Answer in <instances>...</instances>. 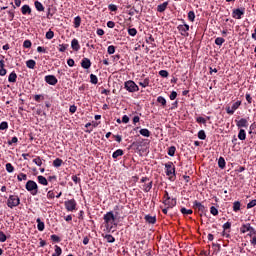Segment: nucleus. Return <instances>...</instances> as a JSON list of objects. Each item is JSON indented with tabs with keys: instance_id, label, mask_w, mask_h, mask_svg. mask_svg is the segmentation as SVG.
Listing matches in <instances>:
<instances>
[{
	"instance_id": "obj_1",
	"label": "nucleus",
	"mask_w": 256,
	"mask_h": 256,
	"mask_svg": "<svg viewBox=\"0 0 256 256\" xmlns=\"http://www.w3.org/2000/svg\"><path fill=\"white\" fill-rule=\"evenodd\" d=\"M25 189L33 196L39 193V186L37 185V182L33 180H28L26 182Z\"/></svg>"
},
{
	"instance_id": "obj_2",
	"label": "nucleus",
	"mask_w": 256,
	"mask_h": 256,
	"mask_svg": "<svg viewBox=\"0 0 256 256\" xmlns=\"http://www.w3.org/2000/svg\"><path fill=\"white\" fill-rule=\"evenodd\" d=\"M165 173L167 177H169L170 181H174L176 174H175V165L173 162H168L165 164Z\"/></svg>"
},
{
	"instance_id": "obj_3",
	"label": "nucleus",
	"mask_w": 256,
	"mask_h": 256,
	"mask_svg": "<svg viewBox=\"0 0 256 256\" xmlns=\"http://www.w3.org/2000/svg\"><path fill=\"white\" fill-rule=\"evenodd\" d=\"M124 89L128 91V93H137L139 91V86L133 80H128L124 82Z\"/></svg>"
},
{
	"instance_id": "obj_4",
	"label": "nucleus",
	"mask_w": 256,
	"mask_h": 256,
	"mask_svg": "<svg viewBox=\"0 0 256 256\" xmlns=\"http://www.w3.org/2000/svg\"><path fill=\"white\" fill-rule=\"evenodd\" d=\"M7 205L10 209H13L14 207H19V205H21V199L17 195H10L7 200Z\"/></svg>"
},
{
	"instance_id": "obj_5",
	"label": "nucleus",
	"mask_w": 256,
	"mask_h": 256,
	"mask_svg": "<svg viewBox=\"0 0 256 256\" xmlns=\"http://www.w3.org/2000/svg\"><path fill=\"white\" fill-rule=\"evenodd\" d=\"M192 207L195 211H198V213H200V217L201 215H203V213H207V208L205 207V205H203L201 202L197 200L193 202Z\"/></svg>"
},
{
	"instance_id": "obj_6",
	"label": "nucleus",
	"mask_w": 256,
	"mask_h": 256,
	"mask_svg": "<svg viewBox=\"0 0 256 256\" xmlns=\"http://www.w3.org/2000/svg\"><path fill=\"white\" fill-rule=\"evenodd\" d=\"M182 23L184 24L178 25L177 29L183 37H189V33L187 32L189 31V24H186L184 20H182Z\"/></svg>"
},
{
	"instance_id": "obj_7",
	"label": "nucleus",
	"mask_w": 256,
	"mask_h": 256,
	"mask_svg": "<svg viewBox=\"0 0 256 256\" xmlns=\"http://www.w3.org/2000/svg\"><path fill=\"white\" fill-rule=\"evenodd\" d=\"M104 223L109 227V225H113V222L115 221V214H113V211L107 212L103 216Z\"/></svg>"
},
{
	"instance_id": "obj_8",
	"label": "nucleus",
	"mask_w": 256,
	"mask_h": 256,
	"mask_svg": "<svg viewBox=\"0 0 256 256\" xmlns=\"http://www.w3.org/2000/svg\"><path fill=\"white\" fill-rule=\"evenodd\" d=\"M239 107H241V101H240V100L234 102V103L232 104V107L227 106V107H226V113H227L228 115H233V114L235 113V111H237V109H239Z\"/></svg>"
},
{
	"instance_id": "obj_9",
	"label": "nucleus",
	"mask_w": 256,
	"mask_h": 256,
	"mask_svg": "<svg viewBox=\"0 0 256 256\" xmlns=\"http://www.w3.org/2000/svg\"><path fill=\"white\" fill-rule=\"evenodd\" d=\"M243 15H245V8H236L232 11L233 19H243Z\"/></svg>"
},
{
	"instance_id": "obj_10",
	"label": "nucleus",
	"mask_w": 256,
	"mask_h": 256,
	"mask_svg": "<svg viewBox=\"0 0 256 256\" xmlns=\"http://www.w3.org/2000/svg\"><path fill=\"white\" fill-rule=\"evenodd\" d=\"M67 211H75L77 209V201L75 199H70L64 202Z\"/></svg>"
},
{
	"instance_id": "obj_11",
	"label": "nucleus",
	"mask_w": 256,
	"mask_h": 256,
	"mask_svg": "<svg viewBox=\"0 0 256 256\" xmlns=\"http://www.w3.org/2000/svg\"><path fill=\"white\" fill-rule=\"evenodd\" d=\"M44 80L48 83V85L55 86L57 83H59V80H57V77H55V75H47L45 76Z\"/></svg>"
},
{
	"instance_id": "obj_12",
	"label": "nucleus",
	"mask_w": 256,
	"mask_h": 256,
	"mask_svg": "<svg viewBox=\"0 0 256 256\" xmlns=\"http://www.w3.org/2000/svg\"><path fill=\"white\" fill-rule=\"evenodd\" d=\"M249 231H253V226H251V223H243L240 227V233L245 234L249 233Z\"/></svg>"
},
{
	"instance_id": "obj_13",
	"label": "nucleus",
	"mask_w": 256,
	"mask_h": 256,
	"mask_svg": "<svg viewBox=\"0 0 256 256\" xmlns=\"http://www.w3.org/2000/svg\"><path fill=\"white\" fill-rule=\"evenodd\" d=\"M235 123H236V127H238V129H241L243 127H245V128L249 127V122L245 118H241L240 120H235Z\"/></svg>"
},
{
	"instance_id": "obj_14",
	"label": "nucleus",
	"mask_w": 256,
	"mask_h": 256,
	"mask_svg": "<svg viewBox=\"0 0 256 256\" xmlns=\"http://www.w3.org/2000/svg\"><path fill=\"white\" fill-rule=\"evenodd\" d=\"M163 204L166 205V207H168V209H173V207H175L177 205V199L172 198L169 200H163Z\"/></svg>"
},
{
	"instance_id": "obj_15",
	"label": "nucleus",
	"mask_w": 256,
	"mask_h": 256,
	"mask_svg": "<svg viewBox=\"0 0 256 256\" xmlns=\"http://www.w3.org/2000/svg\"><path fill=\"white\" fill-rule=\"evenodd\" d=\"M55 13H57V8L56 7H49L47 9L46 18L47 19H53V15H55Z\"/></svg>"
},
{
	"instance_id": "obj_16",
	"label": "nucleus",
	"mask_w": 256,
	"mask_h": 256,
	"mask_svg": "<svg viewBox=\"0 0 256 256\" xmlns=\"http://www.w3.org/2000/svg\"><path fill=\"white\" fill-rule=\"evenodd\" d=\"M71 48L73 51H79V49H81V45L79 44V40H77V38L72 39Z\"/></svg>"
},
{
	"instance_id": "obj_17",
	"label": "nucleus",
	"mask_w": 256,
	"mask_h": 256,
	"mask_svg": "<svg viewBox=\"0 0 256 256\" xmlns=\"http://www.w3.org/2000/svg\"><path fill=\"white\" fill-rule=\"evenodd\" d=\"M167 7H169V2L168 1H166V2H164L162 4H159L157 6L158 13H164V11L167 10Z\"/></svg>"
},
{
	"instance_id": "obj_18",
	"label": "nucleus",
	"mask_w": 256,
	"mask_h": 256,
	"mask_svg": "<svg viewBox=\"0 0 256 256\" xmlns=\"http://www.w3.org/2000/svg\"><path fill=\"white\" fill-rule=\"evenodd\" d=\"M144 219L146 223H150V225H155L157 223V217L155 216L146 215Z\"/></svg>"
},
{
	"instance_id": "obj_19",
	"label": "nucleus",
	"mask_w": 256,
	"mask_h": 256,
	"mask_svg": "<svg viewBox=\"0 0 256 256\" xmlns=\"http://www.w3.org/2000/svg\"><path fill=\"white\" fill-rule=\"evenodd\" d=\"M81 67L83 69H89L91 67V60L89 58H83L81 61Z\"/></svg>"
},
{
	"instance_id": "obj_20",
	"label": "nucleus",
	"mask_w": 256,
	"mask_h": 256,
	"mask_svg": "<svg viewBox=\"0 0 256 256\" xmlns=\"http://www.w3.org/2000/svg\"><path fill=\"white\" fill-rule=\"evenodd\" d=\"M22 15H31V6L25 4L21 7Z\"/></svg>"
},
{
	"instance_id": "obj_21",
	"label": "nucleus",
	"mask_w": 256,
	"mask_h": 256,
	"mask_svg": "<svg viewBox=\"0 0 256 256\" xmlns=\"http://www.w3.org/2000/svg\"><path fill=\"white\" fill-rule=\"evenodd\" d=\"M38 231H45V222L41 221V218L36 219Z\"/></svg>"
},
{
	"instance_id": "obj_22",
	"label": "nucleus",
	"mask_w": 256,
	"mask_h": 256,
	"mask_svg": "<svg viewBox=\"0 0 256 256\" xmlns=\"http://www.w3.org/2000/svg\"><path fill=\"white\" fill-rule=\"evenodd\" d=\"M37 180L40 185H44V186L49 185V181L47 180V178H45V176L40 175L37 177Z\"/></svg>"
},
{
	"instance_id": "obj_23",
	"label": "nucleus",
	"mask_w": 256,
	"mask_h": 256,
	"mask_svg": "<svg viewBox=\"0 0 256 256\" xmlns=\"http://www.w3.org/2000/svg\"><path fill=\"white\" fill-rule=\"evenodd\" d=\"M34 7L39 12L45 11V6H43V4L41 2H39V1H35L34 2Z\"/></svg>"
},
{
	"instance_id": "obj_24",
	"label": "nucleus",
	"mask_w": 256,
	"mask_h": 256,
	"mask_svg": "<svg viewBox=\"0 0 256 256\" xmlns=\"http://www.w3.org/2000/svg\"><path fill=\"white\" fill-rule=\"evenodd\" d=\"M9 83H17V73L15 71L11 72L8 76Z\"/></svg>"
},
{
	"instance_id": "obj_25",
	"label": "nucleus",
	"mask_w": 256,
	"mask_h": 256,
	"mask_svg": "<svg viewBox=\"0 0 256 256\" xmlns=\"http://www.w3.org/2000/svg\"><path fill=\"white\" fill-rule=\"evenodd\" d=\"M238 139H240V141H245L247 139V132H245L243 129H240L238 133Z\"/></svg>"
},
{
	"instance_id": "obj_26",
	"label": "nucleus",
	"mask_w": 256,
	"mask_h": 256,
	"mask_svg": "<svg viewBox=\"0 0 256 256\" xmlns=\"http://www.w3.org/2000/svg\"><path fill=\"white\" fill-rule=\"evenodd\" d=\"M139 133L142 135V137H151V131H149L147 128L140 129Z\"/></svg>"
},
{
	"instance_id": "obj_27",
	"label": "nucleus",
	"mask_w": 256,
	"mask_h": 256,
	"mask_svg": "<svg viewBox=\"0 0 256 256\" xmlns=\"http://www.w3.org/2000/svg\"><path fill=\"white\" fill-rule=\"evenodd\" d=\"M123 155H124L123 150L122 149H118L115 152H113L112 157L114 159H119V157H123Z\"/></svg>"
},
{
	"instance_id": "obj_28",
	"label": "nucleus",
	"mask_w": 256,
	"mask_h": 256,
	"mask_svg": "<svg viewBox=\"0 0 256 256\" xmlns=\"http://www.w3.org/2000/svg\"><path fill=\"white\" fill-rule=\"evenodd\" d=\"M33 163H35V165H37V167H41L43 165V159L41 158V156H36L33 160Z\"/></svg>"
},
{
	"instance_id": "obj_29",
	"label": "nucleus",
	"mask_w": 256,
	"mask_h": 256,
	"mask_svg": "<svg viewBox=\"0 0 256 256\" xmlns=\"http://www.w3.org/2000/svg\"><path fill=\"white\" fill-rule=\"evenodd\" d=\"M151 189H153V181H150L148 184L143 185V191L145 193H149V191H151Z\"/></svg>"
},
{
	"instance_id": "obj_30",
	"label": "nucleus",
	"mask_w": 256,
	"mask_h": 256,
	"mask_svg": "<svg viewBox=\"0 0 256 256\" xmlns=\"http://www.w3.org/2000/svg\"><path fill=\"white\" fill-rule=\"evenodd\" d=\"M35 65H37V62L33 59L26 61V67H28V69H35Z\"/></svg>"
},
{
	"instance_id": "obj_31",
	"label": "nucleus",
	"mask_w": 256,
	"mask_h": 256,
	"mask_svg": "<svg viewBox=\"0 0 256 256\" xmlns=\"http://www.w3.org/2000/svg\"><path fill=\"white\" fill-rule=\"evenodd\" d=\"M225 165H227V162H225V158H223V156H221L219 159H218V167L220 169H224L225 168Z\"/></svg>"
},
{
	"instance_id": "obj_32",
	"label": "nucleus",
	"mask_w": 256,
	"mask_h": 256,
	"mask_svg": "<svg viewBox=\"0 0 256 256\" xmlns=\"http://www.w3.org/2000/svg\"><path fill=\"white\" fill-rule=\"evenodd\" d=\"M53 167H56L58 169V167H61V165H63V160L61 158H56L53 163H52Z\"/></svg>"
},
{
	"instance_id": "obj_33",
	"label": "nucleus",
	"mask_w": 256,
	"mask_h": 256,
	"mask_svg": "<svg viewBox=\"0 0 256 256\" xmlns=\"http://www.w3.org/2000/svg\"><path fill=\"white\" fill-rule=\"evenodd\" d=\"M149 83H151V80L147 77L142 82H139V85L145 89V87H149Z\"/></svg>"
},
{
	"instance_id": "obj_34",
	"label": "nucleus",
	"mask_w": 256,
	"mask_h": 256,
	"mask_svg": "<svg viewBox=\"0 0 256 256\" xmlns=\"http://www.w3.org/2000/svg\"><path fill=\"white\" fill-rule=\"evenodd\" d=\"M74 27L75 29H79V27H81V16H76L74 18Z\"/></svg>"
},
{
	"instance_id": "obj_35",
	"label": "nucleus",
	"mask_w": 256,
	"mask_h": 256,
	"mask_svg": "<svg viewBox=\"0 0 256 256\" xmlns=\"http://www.w3.org/2000/svg\"><path fill=\"white\" fill-rule=\"evenodd\" d=\"M180 213H182V215H193V210L182 207Z\"/></svg>"
},
{
	"instance_id": "obj_36",
	"label": "nucleus",
	"mask_w": 256,
	"mask_h": 256,
	"mask_svg": "<svg viewBox=\"0 0 256 256\" xmlns=\"http://www.w3.org/2000/svg\"><path fill=\"white\" fill-rule=\"evenodd\" d=\"M233 211L237 213L238 211H241V202L235 201L233 203Z\"/></svg>"
},
{
	"instance_id": "obj_37",
	"label": "nucleus",
	"mask_w": 256,
	"mask_h": 256,
	"mask_svg": "<svg viewBox=\"0 0 256 256\" xmlns=\"http://www.w3.org/2000/svg\"><path fill=\"white\" fill-rule=\"evenodd\" d=\"M90 83H92V85H97V83H99V78H97V75L90 74Z\"/></svg>"
},
{
	"instance_id": "obj_38",
	"label": "nucleus",
	"mask_w": 256,
	"mask_h": 256,
	"mask_svg": "<svg viewBox=\"0 0 256 256\" xmlns=\"http://www.w3.org/2000/svg\"><path fill=\"white\" fill-rule=\"evenodd\" d=\"M104 239H106L107 243H115V237L111 234H106Z\"/></svg>"
},
{
	"instance_id": "obj_39",
	"label": "nucleus",
	"mask_w": 256,
	"mask_h": 256,
	"mask_svg": "<svg viewBox=\"0 0 256 256\" xmlns=\"http://www.w3.org/2000/svg\"><path fill=\"white\" fill-rule=\"evenodd\" d=\"M157 103H160L162 107H165L167 105V100L163 96H159L157 98Z\"/></svg>"
},
{
	"instance_id": "obj_40",
	"label": "nucleus",
	"mask_w": 256,
	"mask_h": 256,
	"mask_svg": "<svg viewBox=\"0 0 256 256\" xmlns=\"http://www.w3.org/2000/svg\"><path fill=\"white\" fill-rule=\"evenodd\" d=\"M68 47H69V44H60L58 51L60 53H65L67 51Z\"/></svg>"
},
{
	"instance_id": "obj_41",
	"label": "nucleus",
	"mask_w": 256,
	"mask_h": 256,
	"mask_svg": "<svg viewBox=\"0 0 256 256\" xmlns=\"http://www.w3.org/2000/svg\"><path fill=\"white\" fill-rule=\"evenodd\" d=\"M175 151H177V148L175 146H171L168 148V155L170 157H175Z\"/></svg>"
},
{
	"instance_id": "obj_42",
	"label": "nucleus",
	"mask_w": 256,
	"mask_h": 256,
	"mask_svg": "<svg viewBox=\"0 0 256 256\" xmlns=\"http://www.w3.org/2000/svg\"><path fill=\"white\" fill-rule=\"evenodd\" d=\"M198 139H201L202 141H205V139H207V134H205V130H200L198 132Z\"/></svg>"
},
{
	"instance_id": "obj_43",
	"label": "nucleus",
	"mask_w": 256,
	"mask_h": 256,
	"mask_svg": "<svg viewBox=\"0 0 256 256\" xmlns=\"http://www.w3.org/2000/svg\"><path fill=\"white\" fill-rule=\"evenodd\" d=\"M223 43H225L224 38H222V37H217V38L215 39V45H218L219 47H221V45H223Z\"/></svg>"
},
{
	"instance_id": "obj_44",
	"label": "nucleus",
	"mask_w": 256,
	"mask_h": 256,
	"mask_svg": "<svg viewBox=\"0 0 256 256\" xmlns=\"http://www.w3.org/2000/svg\"><path fill=\"white\" fill-rule=\"evenodd\" d=\"M63 253V249H61L58 245H55V253L53 255L61 256Z\"/></svg>"
},
{
	"instance_id": "obj_45",
	"label": "nucleus",
	"mask_w": 256,
	"mask_h": 256,
	"mask_svg": "<svg viewBox=\"0 0 256 256\" xmlns=\"http://www.w3.org/2000/svg\"><path fill=\"white\" fill-rule=\"evenodd\" d=\"M17 180L18 181H27V174L25 173H20L17 175Z\"/></svg>"
},
{
	"instance_id": "obj_46",
	"label": "nucleus",
	"mask_w": 256,
	"mask_h": 256,
	"mask_svg": "<svg viewBox=\"0 0 256 256\" xmlns=\"http://www.w3.org/2000/svg\"><path fill=\"white\" fill-rule=\"evenodd\" d=\"M7 129H9V123H7V122H1L0 123V131H5V130H7Z\"/></svg>"
},
{
	"instance_id": "obj_47",
	"label": "nucleus",
	"mask_w": 256,
	"mask_h": 256,
	"mask_svg": "<svg viewBox=\"0 0 256 256\" xmlns=\"http://www.w3.org/2000/svg\"><path fill=\"white\" fill-rule=\"evenodd\" d=\"M51 241H53L54 243H61V238L55 234L50 236Z\"/></svg>"
},
{
	"instance_id": "obj_48",
	"label": "nucleus",
	"mask_w": 256,
	"mask_h": 256,
	"mask_svg": "<svg viewBox=\"0 0 256 256\" xmlns=\"http://www.w3.org/2000/svg\"><path fill=\"white\" fill-rule=\"evenodd\" d=\"M6 171H7L8 173H13V171H15V167H13V164L7 163V164H6Z\"/></svg>"
},
{
	"instance_id": "obj_49",
	"label": "nucleus",
	"mask_w": 256,
	"mask_h": 256,
	"mask_svg": "<svg viewBox=\"0 0 256 256\" xmlns=\"http://www.w3.org/2000/svg\"><path fill=\"white\" fill-rule=\"evenodd\" d=\"M210 213H211V215H214V217H217V215H219V210H217V208L215 206H212L210 208Z\"/></svg>"
},
{
	"instance_id": "obj_50",
	"label": "nucleus",
	"mask_w": 256,
	"mask_h": 256,
	"mask_svg": "<svg viewBox=\"0 0 256 256\" xmlns=\"http://www.w3.org/2000/svg\"><path fill=\"white\" fill-rule=\"evenodd\" d=\"M31 45H33V43H31V40H25L23 42L24 49H31Z\"/></svg>"
},
{
	"instance_id": "obj_51",
	"label": "nucleus",
	"mask_w": 256,
	"mask_h": 256,
	"mask_svg": "<svg viewBox=\"0 0 256 256\" xmlns=\"http://www.w3.org/2000/svg\"><path fill=\"white\" fill-rule=\"evenodd\" d=\"M55 37V32H53L52 30H49L48 32H46V39H53Z\"/></svg>"
},
{
	"instance_id": "obj_52",
	"label": "nucleus",
	"mask_w": 256,
	"mask_h": 256,
	"mask_svg": "<svg viewBox=\"0 0 256 256\" xmlns=\"http://www.w3.org/2000/svg\"><path fill=\"white\" fill-rule=\"evenodd\" d=\"M115 46L114 45H110V46H108V48H107V53H108V55H113L114 53H115Z\"/></svg>"
},
{
	"instance_id": "obj_53",
	"label": "nucleus",
	"mask_w": 256,
	"mask_h": 256,
	"mask_svg": "<svg viewBox=\"0 0 256 256\" xmlns=\"http://www.w3.org/2000/svg\"><path fill=\"white\" fill-rule=\"evenodd\" d=\"M128 35H130L131 37H135V35H137V29L129 28L128 29Z\"/></svg>"
},
{
	"instance_id": "obj_54",
	"label": "nucleus",
	"mask_w": 256,
	"mask_h": 256,
	"mask_svg": "<svg viewBox=\"0 0 256 256\" xmlns=\"http://www.w3.org/2000/svg\"><path fill=\"white\" fill-rule=\"evenodd\" d=\"M7 241V235L3 231H0V243H5Z\"/></svg>"
},
{
	"instance_id": "obj_55",
	"label": "nucleus",
	"mask_w": 256,
	"mask_h": 256,
	"mask_svg": "<svg viewBox=\"0 0 256 256\" xmlns=\"http://www.w3.org/2000/svg\"><path fill=\"white\" fill-rule=\"evenodd\" d=\"M159 75L160 77L167 78L169 77V72L167 70H160Z\"/></svg>"
},
{
	"instance_id": "obj_56",
	"label": "nucleus",
	"mask_w": 256,
	"mask_h": 256,
	"mask_svg": "<svg viewBox=\"0 0 256 256\" xmlns=\"http://www.w3.org/2000/svg\"><path fill=\"white\" fill-rule=\"evenodd\" d=\"M188 19L189 21H191L193 23V21H195V12L194 11H190L188 13Z\"/></svg>"
},
{
	"instance_id": "obj_57",
	"label": "nucleus",
	"mask_w": 256,
	"mask_h": 256,
	"mask_svg": "<svg viewBox=\"0 0 256 256\" xmlns=\"http://www.w3.org/2000/svg\"><path fill=\"white\" fill-rule=\"evenodd\" d=\"M253 207H256V199L250 201V202L247 204V209H253Z\"/></svg>"
},
{
	"instance_id": "obj_58",
	"label": "nucleus",
	"mask_w": 256,
	"mask_h": 256,
	"mask_svg": "<svg viewBox=\"0 0 256 256\" xmlns=\"http://www.w3.org/2000/svg\"><path fill=\"white\" fill-rule=\"evenodd\" d=\"M47 199H55V192L53 190L47 192Z\"/></svg>"
},
{
	"instance_id": "obj_59",
	"label": "nucleus",
	"mask_w": 256,
	"mask_h": 256,
	"mask_svg": "<svg viewBox=\"0 0 256 256\" xmlns=\"http://www.w3.org/2000/svg\"><path fill=\"white\" fill-rule=\"evenodd\" d=\"M222 228L224 231H229V229H231V222L224 223Z\"/></svg>"
},
{
	"instance_id": "obj_60",
	"label": "nucleus",
	"mask_w": 256,
	"mask_h": 256,
	"mask_svg": "<svg viewBox=\"0 0 256 256\" xmlns=\"http://www.w3.org/2000/svg\"><path fill=\"white\" fill-rule=\"evenodd\" d=\"M72 181H74V183L77 185V184L81 183V178L77 177V175H73Z\"/></svg>"
},
{
	"instance_id": "obj_61",
	"label": "nucleus",
	"mask_w": 256,
	"mask_h": 256,
	"mask_svg": "<svg viewBox=\"0 0 256 256\" xmlns=\"http://www.w3.org/2000/svg\"><path fill=\"white\" fill-rule=\"evenodd\" d=\"M108 9H109V11L115 12V11H117V5L109 4Z\"/></svg>"
},
{
	"instance_id": "obj_62",
	"label": "nucleus",
	"mask_w": 256,
	"mask_h": 256,
	"mask_svg": "<svg viewBox=\"0 0 256 256\" xmlns=\"http://www.w3.org/2000/svg\"><path fill=\"white\" fill-rule=\"evenodd\" d=\"M196 121L198 123H202V125H205V123H207V120L204 117H198L196 118Z\"/></svg>"
},
{
	"instance_id": "obj_63",
	"label": "nucleus",
	"mask_w": 256,
	"mask_h": 256,
	"mask_svg": "<svg viewBox=\"0 0 256 256\" xmlns=\"http://www.w3.org/2000/svg\"><path fill=\"white\" fill-rule=\"evenodd\" d=\"M19 139L17 136L12 137L10 141H8V145H13V143H18Z\"/></svg>"
},
{
	"instance_id": "obj_64",
	"label": "nucleus",
	"mask_w": 256,
	"mask_h": 256,
	"mask_svg": "<svg viewBox=\"0 0 256 256\" xmlns=\"http://www.w3.org/2000/svg\"><path fill=\"white\" fill-rule=\"evenodd\" d=\"M69 112L70 113H77V106L75 105H71L70 108H69Z\"/></svg>"
}]
</instances>
